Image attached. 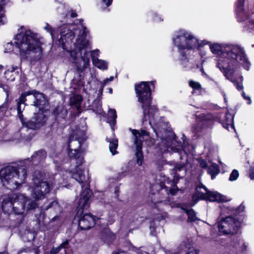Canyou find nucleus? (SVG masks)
Instances as JSON below:
<instances>
[{
	"mask_svg": "<svg viewBox=\"0 0 254 254\" xmlns=\"http://www.w3.org/2000/svg\"><path fill=\"white\" fill-rule=\"evenodd\" d=\"M149 83L154 85L153 81L142 82L135 86V90L138 101L142 104L144 114L143 122L148 120L156 133L157 139L155 141V145L156 146V149L162 153L178 152L181 154L182 152H184V153L187 154L186 147L176 140L175 135L172 132L160 129L164 123L161 117H159L156 106H151V90Z\"/></svg>",
	"mask_w": 254,
	"mask_h": 254,
	"instance_id": "obj_1",
	"label": "nucleus"
},
{
	"mask_svg": "<svg viewBox=\"0 0 254 254\" xmlns=\"http://www.w3.org/2000/svg\"><path fill=\"white\" fill-rule=\"evenodd\" d=\"M45 175L36 171L34 172L32 185L29 188L34 200L23 194L12 193L4 197L2 203L3 211L7 214H24L37 207V201L43 199L49 193L53 185L45 180Z\"/></svg>",
	"mask_w": 254,
	"mask_h": 254,
	"instance_id": "obj_2",
	"label": "nucleus"
},
{
	"mask_svg": "<svg viewBox=\"0 0 254 254\" xmlns=\"http://www.w3.org/2000/svg\"><path fill=\"white\" fill-rule=\"evenodd\" d=\"M211 52L221 56L217 61V67L224 73L226 78L233 82L238 90L243 89L241 83H239L234 77V73L241 66L248 70L250 63L244 48L236 44H210Z\"/></svg>",
	"mask_w": 254,
	"mask_h": 254,
	"instance_id": "obj_3",
	"label": "nucleus"
},
{
	"mask_svg": "<svg viewBox=\"0 0 254 254\" xmlns=\"http://www.w3.org/2000/svg\"><path fill=\"white\" fill-rule=\"evenodd\" d=\"M86 28L82 24L76 28L70 29L68 26L64 25L59 28L56 39L59 45L69 55L72 61L73 66L78 73L87 68L89 59L81 57V51L89 46V41L85 38L87 36Z\"/></svg>",
	"mask_w": 254,
	"mask_h": 254,
	"instance_id": "obj_4",
	"label": "nucleus"
},
{
	"mask_svg": "<svg viewBox=\"0 0 254 254\" xmlns=\"http://www.w3.org/2000/svg\"><path fill=\"white\" fill-rule=\"evenodd\" d=\"M16 47L19 49L22 59L35 62L42 58L41 43L37 35L30 30H23L18 33L15 39Z\"/></svg>",
	"mask_w": 254,
	"mask_h": 254,
	"instance_id": "obj_5",
	"label": "nucleus"
},
{
	"mask_svg": "<svg viewBox=\"0 0 254 254\" xmlns=\"http://www.w3.org/2000/svg\"><path fill=\"white\" fill-rule=\"evenodd\" d=\"M29 159L16 167L7 166L0 170V179L3 186L8 185L10 189H16L24 183L27 176L26 164Z\"/></svg>",
	"mask_w": 254,
	"mask_h": 254,
	"instance_id": "obj_6",
	"label": "nucleus"
},
{
	"mask_svg": "<svg viewBox=\"0 0 254 254\" xmlns=\"http://www.w3.org/2000/svg\"><path fill=\"white\" fill-rule=\"evenodd\" d=\"M166 183H169V179L165 176L161 175L160 184L156 183L151 187V190L153 195L151 197V201L156 207L169 204V201L166 199L170 193L172 195L176 194V190L174 189H168L165 187Z\"/></svg>",
	"mask_w": 254,
	"mask_h": 254,
	"instance_id": "obj_7",
	"label": "nucleus"
},
{
	"mask_svg": "<svg viewBox=\"0 0 254 254\" xmlns=\"http://www.w3.org/2000/svg\"><path fill=\"white\" fill-rule=\"evenodd\" d=\"M86 127L82 126L81 128L76 127L72 130L67 142L68 154L69 157L74 158L72 161L79 160L81 156V146L86 139Z\"/></svg>",
	"mask_w": 254,
	"mask_h": 254,
	"instance_id": "obj_8",
	"label": "nucleus"
},
{
	"mask_svg": "<svg viewBox=\"0 0 254 254\" xmlns=\"http://www.w3.org/2000/svg\"><path fill=\"white\" fill-rule=\"evenodd\" d=\"M174 44L178 48L180 52L187 50L195 49L198 45V40L190 32L185 30H180L174 33L173 37Z\"/></svg>",
	"mask_w": 254,
	"mask_h": 254,
	"instance_id": "obj_9",
	"label": "nucleus"
},
{
	"mask_svg": "<svg viewBox=\"0 0 254 254\" xmlns=\"http://www.w3.org/2000/svg\"><path fill=\"white\" fill-rule=\"evenodd\" d=\"M28 96V99L32 100L31 105L36 106L41 109L48 104V101L46 99L44 95L39 92L36 91H32L31 92H27L23 93L19 98V102H18L17 112L19 117L23 125H24L23 120V115L22 114V111L21 109L20 105L24 104L25 102L27 100L26 97Z\"/></svg>",
	"mask_w": 254,
	"mask_h": 254,
	"instance_id": "obj_10",
	"label": "nucleus"
},
{
	"mask_svg": "<svg viewBox=\"0 0 254 254\" xmlns=\"http://www.w3.org/2000/svg\"><path fill=\"white\" fill-rule=\"evenodd\" d=\"M132 134L134 144L135 145V156L136 162L138 165H141L143 159L142 151V142L149 138L148 133L145 130H136L130 129Z\"/></svg>",
	"mask_w": 254,
	"mask_h": 254,
	"instance_id": "obj_11",
	"label": "nucleus"
},
{
	"mask_svg": "<svg viewBox=\"0 0 254 254\" xmlns=\"http://www.w3.org/2000/svg\"><path fill=\"white\" fill-rule=\"evenodd\" d=\"M240 227V222L231 216L222 219L218 223V228L220 233L224 235L236 233Z\"/></svg>",
	"mask_w": 254,
	"mask_h": 254,
	"instance_id": "obj_12",
	"label": "nucleus"
},
{
	"mask_svg": "<svg viewBox=\"0 0 254 254\" xmlns=\"http://www.w3.org/2000/svg\"><path fill=\"white\" fill-rule=\"evenodd\" d=\"M82 161L83 157H79V160L73 161L72 163L75 164L71 165L70 168L71 177L80 184L83 183L86 180L82 165Z\"/></svg>",
	"mask_w": 254,
	"mask_h": 254,
	"instance_id": "obj_13",
	"label": "nucleus"
},
{
	"mask_svg": "<svg viewBox=\"0 0 254 254\" xmlns=\"http://www.w3.org/2000/svg\"><path fill=\"white\" fill-rule=\"evenodd\" d=\"M46 106V105L43 106L42 108H39V112L36 114L35 113L32 118L27 123H25L26 128L37 129L44 125L47 120V117L43 109Z\"/></svg>",
	"mask_w": 254,
	"mask_h": 254,
	"instance_id": "obj_14",
	"label": "nucleus"
},
{
	"mask_svg": "<svg viewBox=\"0 0 254 254\" xmlns=\"http://www.w3.org/2000/svg\"><path fill=\"white\" fill-rule=\"evenodd\" d=\"M91 195V191L88 188L85 189L81 193L78 202V213H82L83 209L88 207Z\"/></svg>",
	"mask_w": 254,
	"mask_h": 254,
	"instance_id": "obj_15",
	"label": "nucleus"
},
{
	"mask_svg": "<svg viewBox=\"0 0 254 254\" xmlns=\"http://www.w3.org/2000/svg\"><path fill=\"white\" fill-rule=\"evenodd\" d=\"M95 224V218L90 214H86L80 218L78 221L79 227L82 230H88Z\"/></svg>",
	"mask_w": 254,
	"mask_h": 254,
	"instance_id": "obj_16",
	"label": "nucleus"
},
{
	"mask_svg": "<svg viewBox=\"0 0 254 254\" xmlns=\"http://www.w3.org/2000/svg\"><path fill=\"white\" fill-rule=\"evenodd\" d=\"M244 0H238L237 6H236V12L237 15L239 18L240 21L244 20L243 17H245L247 16V11L244 10L243 8V4H244ZM254 13V10L253 8L249 6L248 7V14L250 13Z\"/></svg>",
	"mask_w": 254,
	"mask_h": 254,
	"instance_id": "obj_17",
	"label": "nucleus"
},
{
	"mask_svg": "<svg viewBox=\"0 0 254 254\" xmlns=\"http://www.w3.org/2000/svg\"><path fill=\"white\" fill-rule=\"evenodd\" d=\"M182 64L184 66H188L190 68H197L200 67L199 57L198 56L194 60L191 58H188L187 56L184 54H182Z\"/></svg>",
	"mask_w": 254,
	"mask_h": 254,
	"instance_id": "obj_18",
	"label": "nucleus"
},
{
	"mask_svg": "<svg viewBox=\"0 0 254 254\" xmlns=\"http://www.w3.org/2000/svg\"><path fill=\"white\" fill-rule=\"evenodd\" d=\"M233 119L234 117L232 114L229 113H226L225 116V119L223 121L222 126L228 131L235 129Z\"/></svg>",
	"mask_w": 254,
	"mask_h": 254,
	"instance_id": "obj_19",
	"label": "nucleus"
},
{
	"mask_svg": "<svg viewBox=\"0 0 254 254\" xmlns=\"http://www.w3.org/2000/svg\"><path fill=\"white\" fill-rule=\"evenodd\" d=\"M209 192L207 189L203 185H200L196 187L195 195H193V199H194L195 197L199 198L206 199Z\"/></svg>",
	"mask_w": 254,
	"mask_h": 254,
	"instance_id": "obj_20",
	"label": "nucleus"
},
{
	"mask_svg": "<svg viewBox=\"0 0 254 254\" xmlns=\"http://www.w3.org/2000/svg\"><path fill=\"white\" fill-rule=\"evenodd\" d=\"M46 157V152L45 151L41 150L35 152L32 156V163L36 164L39 162L43 161Z\"/></svg>",
	"mask_w": 254,
	"mask_h": 254,
	"instance_id": "obj_21",
	"label": "nucleus"
},
{
	"mask_svg": "<svg viewBox=\"0 0 254 254\" xmlns=\"http://www.w3.org/2000/svg\"><path fill=\"white\" fill-rule=\"evenodd\" d=\"M101 238L104 241L109 243L115 239V236L108 228H105L101 232Z\"/></svg>",
	"mask_w": 254,
	"mask_h": 254,
	"instance_id": "obj_22",
	"label": "nucleus"
},
{
	"mask_svg": "<svg viewBox=\"0 0 254 254\" xmlns=\"http://www.w3.org/2000/svg\"><path fill=\"white\" fill-rule=\"evenodd\" d=\"M233 243V247L242 252L245 251L248 247V244L241 239H235Z\"/></svg>",
	"mask_w": 254,
	"mask_h": 254,
	"instance_id": "obj_23",
	"label": "nucleus"
},
{
	"mask_svg": "<svg viewBox=\"0 0 254 254\" xmlns=\"http://www.w3.org/2000/svg\"><path fill=\"white\" fill-rule=\"evenodd\" d=\"M82 101L81 96L77 95L70 98V103L71 106H74L77 111H79L81 108V104Z\"/></svg>",
	"mask_w": 254,
	"mask_h": 254,
	"instance_id": "obj_24",
	"label": "nucleus"
},
{
	"mask_svg": "<svg viewBox=\"0 0 254 254\" xmlns=\"http://www.w3.org/2000/svg\"><path fill=\"white\" fill-rule=\"evenodd\" d=\"M93 64L101 70H106L108 67V63L106 61L100 59H93Z\"/></svg>",
	"mask_w": 254,
	"mask_h": 254,
	"instance_id": "obj_25",
	"label": "nucleus"
},
{
	"mask_svg": "<svg viewBox=\"0 0 254 254\" xmlns=\"http://www.w3.org/2000/svg\"><path fill=\"white\" fill-rule=\"evenodd\" d=\"M207 173L211 175V179H214L215 176L219 173L218 165L215 163H211V164L208 166Z\"/></svg>",
	"mask_w": 254,
	"mask_h": 254,
	"instance_id": "obj_26",
	"label": "nucleus"
},
{
	"mask_svg": "<svg viewBox=\"0 0 254 254\" xmlns=\"http://www.w3.org/2000/svg\"><path fill=\"white\" fill-rule=\"evenodd\" d=\"M53 113L56 116L64 118L67 114V110L64 106L59 105L54 110Z\"/></svg>",
	"mask_w": 254,
	"mask_h": 254,
	"instance_id": "obj_27",
	"label": "nucleus"
},
{
	"mask_svg": "<svg viewBox=\"0 0 254 254\" xmlns=\"http://www.w3.org/2000/svg\"><path fill=\"white\" fill-rule=\"evenodd\" d=\"M207 196L206 199L211 201H219L222 200L221 194L216 191H209Z\"/></svg>",
	"mask_w": 254,
	"mask_h": 254,
	"instance_id": "obj_28",
	"label": "nucleus"
},
{
	"mask_svg": "<svg viewBox=\"0 0 254 254\" xmlns=\"http://www.w3.org/2000/svg\"><path fill=\"white\" fill-rule=\"evenodd\" d=\"M108 122L110 124L111 126H114L117 117L116 110L110 109L108 111Z\"/></svg>",
	"mask_w": 254,
	"mask_h": 254,
	"instance_id": "obj_29",
	"label": "nucleus"
},
{
	"mask_svg": "<svg viewBox=\"0 0 254 254\" xmlns=\"http://www.w3.org/2000/svg\"><path fill=\"white\" fill-rule=\"evenodd\" d=\"M106 140L110 143L109 149L112 155H115L116 154L118 153V152L116 151V149L117 148L118 145L117 139H111L110 138H107Z\"/></svg>",
	"mask_w": 254,
	"mask_h": 254,
	"instance_id": "obj_30",
	"label": "nucleus"
},
{
	"mask_svg": "<svg viewBox=\"0 0 254 254\" xmlns=\"http://www.w3.org/2000/svg\"><path fill=\"white\" fill-rule=\"evenodd\" d=\"M91 106L92 110L96 113L101 114L102 113V102L99 99L94 100Z\"/></svg>",
	"mask_w": 254,
	"mask_h": 254,
	"instance_id": "obj_31",
	"label": "nucleus"
},
{
	"mask_svg": "<svg viewBox=\"0 0 254 254\" xmlns=\"http://www.w3.org/2000/svg\"><path fill=\"white\" fill-rule=\"evenodd\" d=\"M44 29L48 32H49L52 36V39H56L57 37V35L58 33L59 28L57 29H53L50 25L48 23L46 24V26L44 27Z\"/></svg>",
	"mask_w": 254,
	"mask_h": 254,
	"instance_id": "obj_32",
	"label": "nucleus"
},
{
	"mask_svg": "<svg viewBox=\"0 0 254 254\" xmlns=\"http://www.w3.org/2000/svg\"><path fill=\"white\" fill-rule=\"evenodd\" d=\"M185 212L188 216L189 222H192L199 220L195 215V212L192 209L185 210Z\"/></svg>",
	"mask_w": 254,
	"mask_h": 254,
	"instance_id": "obj_33",
	"label": "nucleus"
},
{
	"mask_svg": "<svg viewBox=\"0 0 254 254\" xmlns=\"http://www.w3.org/2000/svg\"><path fill=\"white\" fill-rule=\"evenodd\" d=\"M189 85L193 88V90L198 91L199 92L202 90L201 84L198 82L190 80L189 81Z\"/></svg>",
	"mask_w": 254,
	"mask_h": 254,
	"instance_id": "obj_34",
	"label": "nucleus"
},
{
	"mask_svg": "<svg viewBox=\"0 0 254 254\" xmlns=\"http://www.w3.org/2000/svg\"><path fill=\"white\" fill-rule=\"evenodd\" d=\"M3 0H0V25L4 24V21L5 19L4 15V10L2 5L3 4Z\"/></svg>",
	"mask_w": 254,
	"mask_h": 254,
	"instance_id": "obj_35",
	"label": "nucleus"
},
{
	"mask_svg": "<svg viewBox=\"0 0 254 254\" xmlns=\"http://www.w3.org/2000/svg\"><path fill=\"white\" fill-rule=\"evenodd\" d=\"M17 68L16 66L12 67L10 69H8L6 70L4 72L5 78L7 80H9L10 81H13L14 80V78L12 77L10 78V77H8L7 75L11 74L13 72L15 71Z\"/></svg>",
	"mask_w": 254,
	"mask_h": 254,
	"instance_id": "obj_36",
	"label": "nucleus"
},
{
	"mask_svg": "<svg viewBox=\"0 0 254 254\" xmlns=\"http://www.w3.org/2000/svg\"><path fill=\"white\" fill-rule=\"evenodd\" d=\"M239 175V172L237 170H233L230 174L229 177V180L230 181H234L237 179Z\"/></svg>",
	"mask_w": 254,
	"mask_h": 254,
	"instance_id": "obj_37",
	"label": "nucleus"
},
{
	"mask_svg": "<svg viewBox=\"0 0 254 254\" xmlns=\"http://www.w3.org/2000/svg\"><path fill=\"white\" fill-rule=\"evenodd\" d=\"M113 0H101L100 4L102 8L104 9L110 6Z\"/></svg>",
	"mask_w": 254,
	"mask_h": 254,
	"instance_id": "obj_38",
	"label": "nucleus"
},
{
	"mask_svg": "<svg viewBox=\"0 0 254 254\" xmlns=\"http://www.w3.org/2000/svg\"><path fill=\"white\" fill-rule=\"evenodd\" d=\"M182 170H184L185 172V169H184V164H176L175 166V170L176 171V174L175 176L176 177H179V174L178 173V171H180Z\"/></svg>",
	"mask_w": 254,
	"mask_h": 254,
	"instance_id": "obj_39",
	"label": "nucleus"
},
{
	"mask_svg": "<svg viewBox=\"0 0 254 254\" xmlns=\"http://www.w3.org/2000/svg\"><path fill=\"white\" fill-rule=\"evenodd\" d=\"M13 50V46L11 43H8L5 46L4 52L10 53Z\"/></svg>",
	"mask_w": 254,
	"mask_h": 254,
	"instance_id": "obj_40",
	"label": "nucleus"
},
{
	"mask_svg": "<svg viewBox=\"0 0 254 254\" xmlns=\"http://www.w3.org/2000/svg\"><path fill=\"white\" fill-rule=\"evenodd\" d=\"M99 55V50L98 49L92 51L91 53V56L92 59V61L93 62V59L94 58L96 59H99L98 57Z\"/></svg>",
	"mask_w": 254,
	"mask_h": 254,
	"instance_id": "obj_41",
	"label": "nucleus"
},
{
	"mask_svg": "<svg viewBox=\"0 0 254 254\" xmlns=\"http://www.w3.org/2000/svg\"><path fill=\"white\" fill-rule=\"evenodd\" d=\"M114 79V77L113 76H110L109 78H107L104 80L103 81L101 82L100 84H103V86H106L109 84V83L112 81Z\"/></svg>",
	"mask_w": 254,
	"mask_h": 254,
	"instance_id": "obj_42",
	"label": "nucleus"
},
{
	"mask_svg": "<svg viewBox=\"0 0 254 254\" xmlns=\"http://www.w3.org/2000/svg\"><path fill=\"white\" fill-rule=\"evenodd\" d=\"M199 163L200 167L202 168H207L208 167V165L205 160L202 159H199Z\"/></svg>",
	"mask_w": 254,
	"mask_h": 254,
	"instance_id": "obj_43",
	"label": "nucleus"
},
{
	"mask_svg": "<svg viewBox=\"0 0 254 254\" xmlns=\"http://www.w3.org/2000/svg\"><path fill=\"white\" fill-rule=\"evenodd\" d=\"M61 249L59 246L55 248H53L50 252V254H57Z\"/></svg>",
	"mask_w": 254,
	"mask_h": 254,
	"instance_id": "obj_44",
	"label": "nucleus"
},
{
	"mask_svg": "<svg viewBox=\"0 0 254 254\" xmlns=\"http://www.w3.org/2000/svg\"><path fill=\"white\" fill-rule=\"evenodd\" d=\"M164 219V217L162 215H161L160 216H158L157 217L155 218L154 220L151 223L150 227L152 228L154 227L153 225L155 221H159L160 220H163Z\"/></svg>",
	"mask_w": 254,
	"mask_h": 254,
	"instance_id": "obj_45",
	"label": "nucleus"
},
{
	"mask_svg": "<svg viewBox=\"0 0 254 254\" xmlns=\"http://www.w3.org/2000/svg\"><path fill=\"white\" fill-rule=\"evenodd\" d=\"M0 87L2 88L3 91L5 92L6 95V99H7L8 97V91H9L8 88L1 83H0Z\"/></svg>",
	"mask_w": 254,
	"mask_h": 254,
	"instance_id": "obj_46",
	"label": "nucleus"
},
{
	"mask_svg": "<svg viewBox=\"0 0 254 254\" xmlns=\"http://www.w3.org/2000/svg\"><path fill=\"white\" fill-rule=\"evenodd\" d=\"M69 244V241L68 240H66L63 242L60 246L59 247L61 248H65Z\"/></svg>",
	"mask_w": 254,
	"mask_h": 254,
	"instance_id": "obj_47",
	"label": "nucleus"
},
{
	"mask_svg": "<svg viewBox=\"0 0 254 254\" xmlns=\"http://www.w3.org/2000/svg\"><path fill=\"white\" fill-rule=\"evenodd\" d=\"M242 96L244 99H245L246 100H248L249 101L248 102V104H249V105L251 104L252 101H251L250 97L246 96V94L244 91L242 92Z\"/></svg>",
	"mask_w": 254,
	"mask_h": 254,
	"instance_id": "obj_48",
	"label": "nucleus"
},
{
	"mask_svg": "<svg viewBox=\"0 0 254 254\" xmlns=\"http://www.w3.org/2000/svg\"><path fill=\"white\" fill-rule=\"evenodd\" d=\"M57 205H58V202L56 201H53L51 203L49 207H47V209L53 207H55Z\"/></svg>",
	"mask_w": 254,
	"mask_h": 254,
	"instance_id": "obj_49",
	"label": "nucleus"
},
{
	"mask_svg": "<svg viewBox=\"0 0 254 254\" xmlns=\"http://www.w3.org/2000/svg\"><path fill=\"white\" fill-rule=\"evenodd\" d=\"M248 26L250 29H254V21H250Z\"/></svg>",
	"mask_w": 254,
	"mask_h": 254,
	"instance_id": "obj_50",
	"label": "nucleus"
},
{
	"mask_svg": "<svg viewBox=\"0 0 254 254\" xmlns=\"http://www.w3.org/2000/svg\"><path fill=\"white\" fill-rule=\"evenodd\" d=\"M237 209V210L239 212H243L244 210L245 206L243 204H241L238 207Z\"/></svg>",
	"mask_w": 254,
	"mask_h": 254,
	"instance_id": "obj_51",
	"label": "nucleus"
},
{
	"mask_svg": "<svg viewBox=\"0 0 254 254\" xmlns=\"http://www.w3.org/2000/svg\"><path fill=\"white\" fill-rule=\"evenodd\" d=\"M70 16L72 17H75L77 16V14L73 11H71Z\"/></svg>",
	"mask_w": 254,
	"mask_h": 254,
	"instance_id": "obj_52",
	"label": "nucleus"
},
{
	"mask_svg": "<svg viewBox=\"0 0 254 254\" xmlns=\"http://www.w3.org/2000/svg\"><path fill=\"white\" fill-rule=\"evenodd\" d=\"M105 86H103V84H101V89L99 90V93L102 94L103 91V88Z\"/></svg>",
	"mask_w": 254,
	"mask_h": 254,
	"instance_id": "obj_53",
	"label": "nucleus"
},
{
	"mask_svg": "<svg viewBox=\"0 0 254 254\" xmlns=\"http://www.w3.org/2000/svg\"><path fill=\"white\" fill-rule=\"evenodd\" d=\"M114 254H125L124 253H123V252H119V251L116 252H115Z\"/></svg>",
	"mask_w": 254,
	"mask_h": 254,
	"instance_id": "obj_54",
	"label": "nucleus"
},
{
	"mask_svg": "<svg viewBox=\"0 0 254 254\" xmlns=\"http://www.w3.org/2000/svg\"><path fill=\"white\" fill-rule=\"evenodd\" d=\"M108 90H109V92L110 94H112L113 93V89H112V88H108Z\"/></svg>",
	"mask_w": 254,
	"mask_h": 254,
	"instance_id": "obj_55",
	"label": "nucleus"
},
{
	"mask_svg": "<svg viewBox=\"0 0 254 254\" xmlns=\"http://www.w3.org/2000/svg\"><path fill=\"white\" fill-rule=\"evenodd\" d=\"M200 70H201V71L202 74H205V72H204V69H203V68H201Z\"/></svg>",
	"mask_w": 254,
	"mask_h": 254,
	"instance_id": "obj_56",
	"label": "nucleus"
},
{
	"mask_svg": "<svg viewBox=\"0 0 254 254\" xmlns=\"http://www.w3.org/2000/svg\"><path fill=\"white\" fill-rule=\"evenodd\" d=\"M118 191H119L118 188H116L115 189V192L117 193V192H118Z\"/></svg>",
	"mask_w": 254,
	"mask_h": 254,
	"instance_id": "obj_57",
	"label": "nucleus"
},
{
	"mask_svg": "<svg viewBox=\"0 0 254 254\" xmlns=\"http://www.w3.org/2000/svg\"><path fill=\"white\" fill-rule=\"evenodd\" d=\"M58 178H59V175H55V178L57 179H58Z\"/></svg>",
	"mask_w": 254,
	"mask_h": 254,
	"instance_id": "obj_58",
	"label": "nucleus"
},
{
	"mask_svg": "<svg viewBox=\"0 0 254 254\" xmlns=\"http://www.w3.org/2000/svg\"><path fill=\"white\" fill-rule=\"evenodd\" d=\"M11 74H8V75H7L8 77H10V78H12V77H11Z\"/></svg>",
	"mask_w": 254,
	"mask_h": 254,
	"instance_id": "obj_59",
	"label": "nucleus"
},
{
	"mask_svg": "<svg viewBox=\"0 0 254 254\" xmlns=\"http://www.w3.org/2000/svg\"><path fill=\"white\" fill-rule=\"evenodd\" d=\"M140 254H149L145 252L144 253H141Z\"/></svg>",
	"mask_w": 254,
	"mask_h": 254,
	"instance_id": "obj_60",
	"label": "nucleus"
},
{
	"mask_svg": "<svg viewBox=\"0 0 254 254\" xmlns=\"http://www.w3.org/2000/svg\"><path fill=\"white\" fill-rule=\"evenodd\" d=\"M45 254H50V253L47 252V253H45Z\"/></svg>",
	"mask_w": 254,
	"mask_h": 254,
	"instance_id": "obj_61",
	"label": "nucleus"
},
{
	"mask_svg": "<svg viewBox=\"0 0 254 254\" xmlns=\"http://www.w3.org/2000/svg\"><path fill=\"white\" fill-rule=\"evenodd\" d=\"M24 129H25V128H24V127H23V128H21V130H24Z\"/></svg>",
	"mask_w": 254,
	"mask_h": 254,
	"instance_id": "obj_62",
	"label": "nucleus"
},
{
	"mask_svg": "<svg viewBox=\"0 0 254 254\" xmlns=\"http://www.w3.org/2000/svg\"><path fill=\"white\" fill-rule=\"evenodd\" d=\"M36 254H39L38 252H36Z\"/></svg>",
	"mask_w": 254,
	"mask_h": 254,
	"instance_id": "obj_63",
	"label": "nucleus"
}]
</instances>
